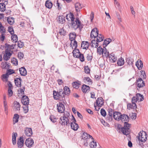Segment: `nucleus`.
<instances>
[{
  "label": "nucleus",
  "instance_id": "1",
  "mask_svg": "<svg viewBox=\"0 0 148 148\" xmlns=\"http://www.w3.org/2000/svg\"><path fill=\"white\" fill-rule=\"evenodd\" d=\"M129 117L127 115L124 114H121L120 120L124 123V127L121 128L122 133L125 135H128L129 132V130L130 127L131 125L127 123Z\"/></svg>",
  "mask_w": 148,
  "mask_h": 148
},
{
  "label": "nucleus",
  "instance_id": "2",
  "mask_svg": "<svg viewBox=\"0 0 148 148\" xmlns=\"http://www.w3.org/2000/svg\"><path fill=\"white\" fill-rule=\"evenodd\" d=\"M53 95L54 99L55 100L60 99L61 101H62V103H65L66 101L65 95L64 94V92L62 91V90H59V92L53 90Z\"/></svg>",
  "mask_w": 148,
  "mask_h": 148
},
{
  "label": "nucleus",
  "instance_id": "3",
  "mask_svg": "<svg viewBox=\"0 0 148 148\" xmlns=\"http://www.w3.org/2000/svg\"><path fill=\"white\" fill-rule=\"evenodd\" d=\"M70 116L69 112H66L64 113L63 115L60 118V123L62 125H67L69 123V117Z\"/></svg>",
  "mask_w": 148,
  "mask_h": 148
},
{
  "label": "nucleus",
  "instance_id": "4",
  "mask_svg": "<svg viewBox=\"0 0 148 148\" xmlns=\"http://www.w3.org/2000/svg\"><path fill=\"white\" fill-rule=\"evenodd\" d=\"M71 26L75 29H76L78 28L81 29L83 27V25L78 18H76L75 20H74L72 21L71 22Z\"/></svg>",
  "mask_w": 148,
  "mask_h": 148
},
{
  "label": "nucleus",
  "instance_id": "5",
  "mask_svg": "<svg viewBox=\"0 0 148 148\" xmlns=\"http://www.w3.org/2000/svg\"><path fill=\"white\" fill-rule=\"evenodd\" d=\"M137 138L140 143H144L147 140V136L145 132L142 131L139 133Z\"/></svg>",
  "mask_w": 148,
  "mask_h": 148
},
{
  "label": "nucleus",
  "instance_id": "6",
  "mask_svg": "<svg viewBox=\"0 0 148 148\" xmlns=\"http://www.w3.org/2000/svg\"><path fill=\"white\" fill-rule=\"evenodd\" d=\"M132 99L133 101L134 102H140L142 101L144 99V97L143 95L137 93L136 94V96L133 97Z\"/></svg>",
  "mask_w": 148,
  "mask_h": 148
},
{
  "label": "nucleus",
  "instance_id": "7",
  "mask_svg": "<svg viewBox=\"0 0 148 148\" xmlns=\"http://www.w3.org/2000/svg\"><path fill=\"white\" fill-rule=\"evenodd\" d=\"M62 102H59L57 104V109L59 112L63 113L65 110V108Z\"/></svg>",
  "mask_w": 148,
  "mask_h": 148
},
{
  "label": "nucleus",
  "instance_id": "8",
  "mask_svg": "<svg viewBox=\"0 0 148 148\" xmlns=\"http://www.w3.org/2000/svg\"><path fill=\"white\" fill-rule=\"evenodd\" d=\"M25 144L27 147H31L34 145V140L31 138H29L26 140Z\"/></svg>",
  "mask_w": 148,
  "mask_h": 148
},
{
  "label": "nucleus",
  "instance_id": "9",
  "mask_svg": "<svg viewBox=\"0 0 148 148\" xmlns=\"http://www.w3.org/2000/svg\"><path fill=\"white\" fill-rule=\"evenodd\" d=\"M12 53L10 51L5 50V53L4 54L3 57V59L4 60L7 61L9 60L11 56Z\"/></svg>",
  "mask_w": 148,
  "mask_h": 148
},
{
  "label": "nucleus",
  "instance_id": "10",
  "mask_svg": "<svg viewBox=\"0 0 148 148\" xmlns=\"http://www.w3.org/2000/svg\"><path fill=\"white\" fill-rule=\"evenodd\" d=\"M99 31L97 28H94L91 31L90 37L92 38H95L98 35Z\"/></svg>",
  "mask_w": 148,
  "mask_h": 148
},
{
  "label": "nucleus",
  "instance_id": "11",
  "mask_svg": "<svg viewBox=\"0 0 148 148\" xmlns=\"http://www.w3.org/2000/svg\"><path fill=\"white\" fill-rule=\"evenodd\" d=\"M136 84L139 88H141L145 86V84L141 78H139L137 81Z\"/></svg>",
  "mask_w": 148,
  "mask_h": 148
},
{
  "label": "nucleus",
  "instance_id": "12",
  "mask_svg": "<svg viewBox=\"0 0 148 148\" xmlns=\"http://www.w3.org/2000/svg\"><path fill=\"white\" fill-rule=\"evenodd\" d=\"M132 104L129 103L127 104V108L129 110L135 109L136 108L137 106L136 103V102H134L133 101L132 99Z\"/></svg>",
  "mask_w": 148,
  "mask_h": 148
},
{
  "label": "nucleus",
  "instance_id": "13",
  "mask_svg": "<svg viewBox=\"0 0 148 148\" xmlns=\"http://www.w3.org/2000/svg\"><path fill=\"white\" fill-rule=\"evenodd\" d=\"M17 146L18 148H21L24 145V140L23 137H21L18 140L17 142Z\"/></svg>",
  "mask_w": 148,
  "mask_h": 148
},
{
  "label": "nucleus",
  "instance_id": "14",
  "mask_svg": "<svg viewBox=\"0 0 148 148\" xmlns=\"http://www.w3.org/2000/svg\"><path fill=\"white\" fill-rule=\"evenodd\" d=\"M66 18L68 21H71V22L75 19L74 15L71 12L66 15Z\"/></svg>",
  "mask_w": 148,
  "mask_h": 148
},
{
  "label": "nucleus",
  "instance_id": "15",
  "mask_svg": "<svg viewBox=\"0 0 148 148\" xmlns=\"http://www.w3.org/2000/svg\"><path fill=\"white\" fill-rule=\"evenodd\" d=\"M108 57H109L110 60L111 62L114 63L117 60V58L112 53H111Z\"/></svg>",
  "mask_w": 148,
  "mask_h": 148
},
{
  "label": "nucleus",
  "instance_id": "16",
  "mask_svg": "<svg viewBox=\"0 0 148 148\" xmlns=\"http://www.w3.org/2000/svg\"><path fill=\"white\" fill-rule=\"evenodd\" d=\"M103 99L101 97L98 98L96 101V104L97 106L101 107L103 104Z\"/></svg>",
  "mask_w": 148,
  "mask_h": 148
},
{
  "label": "nucleus",
  "instance_id": "17",
  "mask_svg": "<svg viewBox=\"0 0 148 148\" xmlns=\"http://www.w3.org/2000/svg\"><path fill=\"white\" fill-rule=\"evenodd\" d=\"M21 102L24 105H28L29 103V99L27 96H24L22 97Z\"/></svg>",
  "mask_w": 148,
  "mask_h": 148
},
{
  "label": "nucleus",
  "instance_id": "18",
  "mask_svg": "<svg viewBox=\"0 0 148 148\" xmlns=\"http://www.w3.org/2000/svg\"><path fill=\"white\" fill-rule=\"evenodd\" d=\"M121 114V113L118 112H114L113 114V117L114 119L116 120H120Z\"/></svg>",
  "mask_w": 148,
  "mask_h": 148
},
{
  "label": "nucleus",
  "instance_id": "19",
  "mask_svg": "<svg viewBox=\"0 0 148 148\" xmlns=\"http://www.w3.org/2000/svg\"><path fill=\"white\" fill-rule=\"evenodd\" d=\"M25 133L28 136H31L33 134L32 129L29 128H25Z\"/></svg>",
  "mask_w": 148,
  "mask_h": 148
},
{
  "label": "nucleus",
  "instance_id": "20",
  "mask_svg": "<svg viewBox=\"0 0 148 148\" xmlns=\"http://www.w3.org/2000/svg\"><path fill=\"white\" fill-rule=\"evenodd\" d=\"M81 82L78 80L75 82H73L72 83V86L73 88L76 89L78 88L79 86L81 85Z\"/></svg>",
  "mask_w": 148,
  "mask_h": 148
},
{
  "label": "nucleus",
  "instance_id": "21",
  "mask_svg": "<svg viewBox=\"0 0 148 148\" xmlns=\"http://www.w3.org/2000/svg\"><path fill=\"white\" fill-rule=\"evenodd\" d=\"M89 136L90 138H91L92 140L93 139V137L91 136L88 135L87 133H84L82 134V140H83L87 139H90L88 138Z\"/></svg>",
  "mask_w": 148,
  "mask_h": 148
},
{
  "label": "nucleus",
  "instance_id": "22",
  "mask_svg": "<svg viewBox=\"0 0 148 148\" xmlns=\"http://www.w3.org/2000/svg\"><path fill=\"white\" fill-rule=\"evenodd\" d=\"M125 63V61L123 58L122 57L119 58L117 61V64L119 66H123Z\"/></svg>",
  "mask_w": 148,
  "mask_h": 148
},
{
  "label": "nucleus",
  "instance_id": "23",
  "mask_svg": "<svg viewBox=\"0 0 148 148\" xmlns=\"http://www.w3.org/2000/svg\"><path fill=\"white\" fill-rule=\"evenodd\" d=\"M45 5L47 8L49 9H50L52 8L53 4L51 1L48 0L46 1Z\"/></svg>",
  "mask_w": 148,
  "mask_h": 148
},
{
  "label": "nucleus",
  "instance_id": "24",
  "mask_svg": "<svg viewBox=\"0 0 148 148\" xmlns=\"http://www.w3.org/2000/svg\"><path fill=\"white\" fill-rule=\"evenodd\" d=\"M20 74L23 76H25L27 74V71L24 67H22L19 69Z\"/></svg>",
  "mask_w": 148,
  "mask_h": 148
},
{
  "label": "nucleus",
  "instance_id": "25",
  "mask_svg": "<svg viewBox=\"0 0 148 148\" xmlns=\"http://www.w3.org/2000/svg\"><path fill=\"white\" fill-rule=\"evenodd\" d=\"M89 43L87 41H83L82 42L81 47L83 49H87L89 46Z\"/></svg>",
  "mask_w": 148,
  "mask_h": 148
},
{
  "label": "nucleus",
  "instance_id": "26",
  "mask_svg": "<svg viewBox=\"0 0 148 148\" xmlns=\"http://www.w3.org/2000/svg\"><path fill=\"white\" fill-rule=\"evenodd\" d=\"M72 53L73 56L75 58H77L79 55L81 53L79 52V50L78 49H74Z\"/></svg>",
  "mask_w": 148,
  "mask_h": 148
},
{
  "label": "nucleus",
  "instance_id": "27",
  "mask_svg": "<svg viewBox=\"0 0 148 148\" xmlns=\"http://www.w3.org/2000/svg\"><path fill=\"white\" fill-rule=\"evenodd\" d=\"M71 128L73 130L76 131L79 127L78 125L75 122H72L71 123Z\"/></svg>",
  "mask_w": 148,
  "mask_h": 148
},
{
  "label": "nucleus",
  "instance_id": "28",
  "mask_svg": "<svg viewBox=\"0 0 148 148\" xmlns=\"http://www.w3.org/2000/svg\"><path fill=\"white\" fill-rule=\"evenodd\" d=\"M136 65L139 70L141 69L143 67L142 62L140 60H138L136 62Z\"/></svg>",
  "mask_w": 148,
  "mask_h": 148
},
{
  "label": "nucleus",
  "instance_id": "29",
  "mask_svg": "<svg viewBox=\"0 0 148 148\" xmlns=\"http://www.w3.org/2000/svg\"><path fill=\"white\" fill-rule=\"evenodd\" d=\"M75 6L76 11L77 12H79L82 8V5L79 3H76L75 5Z\"/></svg>",
  "mask_w": 148,
  "mask_h": 148
},
{
  "label": "nucleus",
  "instance_id": "30",
  "mask_svg": "<svg viewBox=\"0 0 148 148\" xmlns=\"http://www.w3.org/2000/svg\"><path fill=\"white\" fill-rule=\"evenodd\" d=\"M90 45L91 47H93L97 48L98 47L99 44L97 40L94 39L92 40L91 41Z\"/></svg>",
  "mask_w": 148,
  "mask_h": 148
},
{
  "label": "nucleus",
  "instance_id": "31",
  "mask_svg": "<svg viewBox=\"0 0 148 148\" xmlns=\"http://www.w3.org/2000/svg\"><path fill=\"white\" fill-rule=\"evenodd\" d=\"M90 87L86 85H83L82 87V91L84 93H86L89 91L90 90Z\"/></svg>",
  "mask_w": 148,
  "mask_h": 148
},
{
  "label": "nucleus",
  "instance_id": "32",
  "mask_svg": "<svg viewBox=\"0 0 148 148\" xmlns=\"http://www.w3.org/2000/svg\"><path fill=\"white\" fill-rule=\"evenodd\" d=\"M70 46L72 47V49H76L77 47V42L75 40L71 41Z\"/></svg>",
  "mask_w": 148,
  "mask_h": 148
},
{
  "label": "nucleus",
  "instance_id": "33",
  "mask_svg": "<svg viewBox=\"0 0 148 148\" xmlns=\"http://www.w3.org/2000/svg\"><path fill=\"white\" fill-rule=\"evenodd\" d=\"M84 81L85 83L89 85H91L92 83V81L89 77H85L84 79Z\"/></svg>",
  "mask_w": 148,
  "mask_h": 148
},
{
  "label": "nucleus",
  "instance_id": "34",
  "mask_svg": "<svg viewBox=\"0 0 148 148\" xmlns=\"http://www.w3.org/2000/svg\"><path fill=\"white\" fill-rule=\"evenodd\" d=\"M14 107L16 110H20V106L19 103L16 101H14Z\"/></svg>",
  "mask_w": 148,
  "mask_h": 148
},
{
  "label": "nucleus",
  "instance_id": "35",
  "mask_svg": "<svg viewBox=\"0 0 148 148\" xmlns=\"http://www.w3.org/2000/svg\"><path fill=\"white\" fill-rule=\"evenodd\" d=\"M64 94L65 95H69L71 91L69 88L67 86H65L64 88Z\"/></svg>",
  "mask_w": 148,
  "mask_h": 148
},
{
  "label": "nucleus",
  "instance_id": "36",
  "mask_svg": "<svg viewBox=\"0 0 148 148\" xmlns=\"http://www.w3.org/2000/svg\"><path fill=\"white\" fill-rule=\"evenodd\" d=\"M16 85L18 87H20L21 85V79L20 78H16L14 80Z\"/></svg>",
  "mask_w": 148,
  "mask_h": 148
},
{
  "label": "nucleus",
  "instance_id": "37",
  "mask_svg": "<svg viewBox=\"0 0 148 148\" xmlns=\"http://www.w3.org/2000/svg\"><path fill=\"white\" fill-rule=\"evenodd\" d=\"M18 96L20 98L24 96V92L23 89H19L18 90Z\"/></svg>",
  "mask_w": 148,
  "mask_h": 148
},
{
  "label": "nucleus",
  "instance_id": "38",
  "mask_svg": "<svg viewBox=\"0 0 148 148\" xmlns=\"http://www.w3.org/2000/svg\"><path fill=\"white\" fill-rule=\"evenodd\" d=\"M58 21L60 23H63L65 22V17L63 15L59 16L58 18Z\"/></svg>",
  "mask_w": 148,
  "mask_h": 148
},
{
  "label": "nucleus",
  "instance_id": "39",
  "mask_svg": "<svg viewBox=\"0 0 148 148\" xmlns=\"http://www.w3.org/2000/svg\"><path fill=\"white\" fill-rule=\"evenodd\" d=\"M69 39L71 41L75 40V39L76 37V35L75 33L73 32L70 33L69 34Z\"/></svg>",
  "mask_w": 148,
  "mask_h": 148
},
{
  "label": "nucleus",
  "instance_id": "40",
  "mask_svg": "<svg viewBox=\"0 0 148 148\" xmlns=\"http://www.w3.org/2000/svg\"><path fill=\"white\" fill-rule=\"evenodd\" d=\"M90 146L91 148H98L96 142L94 141L93 140L90 142Z\"/></svg>",
  "mask_w": 148,
  "mask_h": 148
},
{
  "label": "nucleus",
  "instance_id": "41",
  "mask_svg": "<svg viewBox=\"0 0 148 148\" xmlns=\"http://www.w3.org/2000/svg\"><path fill=\"white\" fill-rule=\"evenodd\" d=\"M17 136V134L16 133H13L12 134V142L13 145H14L16 144V137Z\"/></svg>",
  "mask_w": 148,
  "mask_h": 148
},
{
  "label": "nucleus",
  "instance_id": "42",
  "mask_svg": "<svg viewBox=\"0 0 148 148\" xmlns=\"http://www.w3.org/2000/svg\"><path fill=\"white\" fill-rule=\"evenodd\" d=\"M103 36L101 34H98L97 37V41L98 42L102 41L103 39Z\"/></svg>",
  "mask_w": 148,
  "mask_h": 148
},
{
  "label": "nucleus",
  "instance_id": "43",
  "mask_svg": "<svg viewBox=\"0 0 148 148\" xmlns=\"http://www.w3.org/2000/svg\"><path fill=\"white\" fill-rule=\"evenodd\" d=\"M11 39L12 41L14 42H16L18 41V37L17 35L13 34L11 36Z\"/></svg>",
  "mask_w": 148,
  "mask_h": 148
},
{
  "label": "nucleus",
  "instance_id": "44",
  "mask_svg": "<svg viewBox=\"0 0 148 148\" xmlns=\"http://www.w3.org/2000/svg\"><path fill=\"white\" fill-rule=\"evenodd\" d=\"M9 66L6 62H3L1 64V67L3 69H7L9 68Z\"/></svg>",
  "mask_w": 148,
  "mask_h": 148
},
{
  "label": "nucleus",
  "instance_id": "45",
  "mask_svg": "<svg viewBox=\"0 0 148 148\" xmlns=\"http://www.w3.org/2000/svg\"><path fill=\"white\" fill-rule=\"evenodd\" d=\"M19 118V116L18 114H15L14 115L13 118V121L14 124L17 123L18 121Z\"/></svg>",
  "mask_w": 148,
  "mask_h": 148
},
{
  "label": "nucleus",
  "instance_id": "46",
  "mask_svg": "<svg viewBox=\"0 0 148 148\" xmlns=\"http://www.w3.org/2000/svg\"><path fill=\"white\" fill-rule=\"evenodd\" d=\"M104 49L102 48L101 47H99L97 49V52L100 55L103 54V51Z\"/></svg>",
  "mask_w": 148,
  "mask_h": 148
},
{
  "label": "nucleus",
  "instance_id": "47",
  "mask_svg": "<svg viewBox=\"0 0 148 148\" xmlns=\"http://www.w3.org/2000/svg\"><path fill=\"white\" fill-rule=\"evenodd\" d=\"M102 55L103 57L105 56L106 58L109 56V52L107 51L106 48L104 49L103 51V54Z\"/></svg>",
  "mask_w": 148,
  "mask_h": 148
},
{
  "label": "nucleus",
  "instance_id": "48",
  "mask_svg": "<svg viewBox=\"0 0 148 148\" xmlns=\"http://www.w3.org/2000/svg\"><path fill=\"white\" fill-rule=\"evenodd\" d=\"M12 86V84H10L9 85V88L8 90V94L9 96H11L13 94V92L11 89V87Z\"/></svg>",
  "mask_w": 148,
  "mask_h": 148
},
{
  "label": "nucleus",
  "instance_id": "49",
  "mask_svg": "<svg viewBox=\"0 0 148 148\" xmlns=\"http://www.w3.org/2000/svg\"><path fill=\"white\" fill-rule=\"evenodd\" d=\"M7 21L9 24L11 25L13 24L14 23V19L12 18L8 17Z\"/></svg>",
  "mask_w": 148,
  "mask_h": 148
},
{
  "label": "nucleus",
  "instance_id": "50",
  "mask_svg": "<svg viewBox=\"0 0 148 148\" xmlns=\"http://www.w3.org/2000/svg\"><path fill=\"white\" fill-rule=\"evenodd\" d=\"M90 71L89 67L88 66L84 67V71L85 73L88 74H90Z\"/></svg>",
  "mask_w": 148,
  "mask_h": 148
},
{
  "label": "nucleus",
  "instance_id": "51",
  "mask_svg": "<svg viewBox=\"0 0 148 148\" xmlns=\"http://www.w3.org/2000/svg\"><path fill=\"white\" fill-rule=\"evenodd\" d=\"M8 75H8L6 73V74L2 75V79L3 81L5 82H7L8 80L7 78H8Z\"/></svg>",
  "mask_w": 148,
  "mask_h": 148
},
{
  "label": "nucleus",
  "instance_id": "52",
  "mask_svg": "<svg viewBox=\"0 0 148 148\" xmlns=\"http://www.w3.org/2000/svg\"><path fill=\"white\" fill-rule=\"evenodd\" d=\"M5 10V5L4 3H0V10L1 12H3Z\"/></svg>",
  "mask_w": 148,
  "mask_h": 148
},
{
  "label": "nucleus",
  "instance_id": "53",
  "mask_svg": "<svg viewBox=\"0 0 148 148\" xmlns=\"http://www.w3.org/2000/svg\"><path fill=\"white\" fill-rule=\"evenodd\" d=\"M50 119L51 121L53 123L56 121L57 119L53 115H51L50 117Z\"/></svg>",
  "mask_w": 148,
  "mask_h": 148
},
{
  "label": "nucleus",
  "instance_id": "54",
  "mask_svg": "<svg viewBox=\"0 0 148 148\" xmlns=\"http://www.w3.org/2000/svg\"><path fill=\"white\" fill-rule=\"evenodd\" d=\"M77 58H79L82 62H83L84 61V58L82 54L81 53L80 54L78 57H77Z\"/></svg>",
  "mask_w": 148,
  "mask_h": 148
},
{
  "label": "nucleus",
  "instance_id": "55",
  "mask_svg": "<svg viewBox=\"0 0 148 148\" xmlns=\"http://www.w3.org/2000/svg\"><path fill=\"white\" fill-rule=\"evenodd\" d=\"M59 33L61 35L64 36L66 35V32L62 28L60 29L59 31Z\"/></svg>",
  "mask_w": 148,
  "mask_h": 148
},
{
  "label": "nucleus",
  "instance_id": "56",
  "mask_svg": "<svg viewBox=\"0 0 148 148\" xmlns=\"http://www.w3.org/2000/svg\"><path fill=\"white\" fill-rule=\"evenodd\" d=\"M12 62L15 65H17L18 61L15 58H13L11 60Z\"/></svg>",
  "mask_w": 148,
  "mask_h": 148
},
{
  "label": "nucleus",
  "instance_id": "57",
  "mask_svg": "<svg viewBox=\"0 0 148 148\" xmlns=\"http://www.w3.org/2000/svg\"><path fill=\"white\" fill-rule=\"evenodd\" d=\"M24 57V54L23 52H20L18 54V57L20 59H23Z\"/></svg>",
  "mask_w": 148,
  "mask_h": 148
},
{
  "label": "nucleus",
  "instance_id": "58",
  "mask_svg": "<svg viewBox=\"0 0 148 148\" xmlns=\"http://www.w3.org/2000/svg\"><path fill=\"white\" fill-rule=\"evenodd\" d=\"M8 75H9L14 73V71L13 70L9 69L7 70V71L6 73Z\"/></svg>",
  "mask_w": 148,
  "mask_h": 148
},
{
  "label": "nucleus",
  "instance_id": "59",
  "mask_svg": "<svg viewBox=\"0 0 148 148\" xmlns=\"http://www.w3.org/2000/svg\"><path fill=\"white\" fill-rule=\"evenodd\" d=\"M4 107L5 111H7L8 109V106L7 102L6 101H3Z\"/></svg>",
  "mask_w": 148,
  "mask_h": 148
},
{
  "label": "nucleus",
  "instance_id": "60",
  "mask_svg": "<svg viewBox=\"0 0 148 148\" xmlns=\"http://www.w3.org/2000/svg\"><path fill=\"white\" fill-rule=\"evenodd\" d=\"M8 31L11 35L14 34V32L13 28L12 27H9Z\"/></svg>",
  "mask_w": 148,
  "mask_h": 148
},
{
  "label": "nucleus",
  "instance_id": "61",
  "mask_svg": "<svg viewBox=\"0 0 148 148\" xmlns=\"http://www.w3.org/2000/svg\"><path fill=\"white\" fill-rule=\"evenodd\" d=\"M114 112L112 109H109L108 110V114L110 116H113V114Z\"/></svg>",
  "mask_w": 148,
  "mask_h": 148
},
{
  "label": "nucleus",
  "instance_id": "62",
  "mask_svg": "<svg viewBox=\"0 0 148 148\" xmlns=\"http://www.w3.org/2000/svg\"><path fill=\"white\" fill-rule=\"evenodd\" d=\"M140 72V77H143V78H146V75L145 71H141Z\"/></svg>",
  "mask_w": 148,
  "mask_h": 148
},
{
  "label": "nucleus",
  "instance_id": "63",
  "mask_svg": "<svg viewBox=\"0 0 148 148\" xmlns=\"http://www.w3.org/2000/svg\"><path fill=\"white\" fill-rule=\"evenodd\" d=\"M24 46V44L23 42L21 41H18V47L21 48H22Z\"/></svg>",
  "mask_w": 148,
  "mask_h": 148
},
{
  "label": "nucleus",
  "instance_id": "64",
  "mask_svg": "<svg viewBox=\"0 0 148 148\" xmlns=\"http://www.w3.org/2000/svg\"><path fill=\"white\" fill-rule=\"evenodd\" d=\"M101 113L102 115L103 116H105L106 115V112L105 110L103 109H102L101 110Z\"/></svg>",
  "mask_w": 148,
  "mask_h": 148
}]
</instances>
